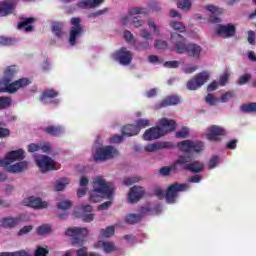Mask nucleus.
Here are the masks:
<instances>
[{"label": "nucleus", "mask_w": 256, "mask_h": 256, "mask_svg": "<svg viewBox=\"0 0 256 256\" xmlns=\"http://www.w3.org/2000/svg\"><path fill=\"white\" fill-rule=\"evenodd\" d=\"M76 256H101V254L95 252H88L87 247H82L76 251Z\"/></svg>", "instance_id": "nucleus-40"}, {"label": "nucleus", "mask_w": 256, "mask_h": 256, "mask_svg": "<svg viewBox=\"0 0 256 256\" xmlns=\"http://www.w3.org/2000/svg\"><path fill=\"white\" fill-rule=\"evenodd\" d=\"M78 7L80 9H93V7H97V5L94 3V0H80Z\"/></svg>", "instance_id": "nucleus-35"}, {"label": "nucleus", "mask_w": 256, "mask_h": 256, "mask_svg": "<svg viewBox=\"0 0 256 256\" xmlns=\"http://www.w3.org/2000/svg\"><path fill=\"white\" fill-rule=\"evenodd\" d=\"M251 81V74H244L238 79V85H247Z\"/></svg>", "instance_id": "nucleus-48"}, {"label": "nucleus", "mask_w": 256, "mask_h": 256, "mask_svg": "<svg viewBox=\"0 0 256 256\" xmlns=\"http://www.w3.org/2000/svg\"><path fill=\"white\" fill-rule=\"evenodd\" d=\"M124 137L125 135H113L111 138H110V143H123V140H124Z\"/></svg>", "instance_id": "nucleus-55"}, {"label": "nucleus", "mask_w": 256, "mask_h": 256, "mask_svg": "<svg viewBox=\"0 0 256 256\" xmlns=\"http://www.w3.org/2000/svg\"><path fill=\"white\" fill-rule=\"evenodd\" d=\"M170 27H172L174 31H178V33H185L186 31L185 25H183V23L181 22H177V21L170 22Z\"/></svg>", "instance_id": "nucleus-38"}, {"label": "nucleus", "mask_w": 256, "mask_h": 256, "mask_svg": "<svg viewBox=\"0 0 256 256\" xmlns=\"http://www.w3.org/2000/svg\"><path fill=\"white\" fill-rule=\"evenodd\" d=\"M5 86L4 91L13 95L18 92L19 89H25L31 85V80L28 78H20L14 82H2Z\"/></svg>", "instance_id": "nucleus-12"}, {"label": "nucleus", "mask_w": 256, "mask_h": 256, "mask_svg": "<svg viewBox=\"0 0 256 256\" xmlns=\"http://www.w3.org/2000/svg\"><path fill=\"white\" fill-rule=\"evenodd\" d=\"M51 231H52L51 225L43 224L37 228L36 233L37 235H49Z\"/></svg>", "instance_id": "nucleus-37"}, {"label": "nucleus", "mask_w": 256, "mask_h": 256, "mask_svg": "<svg viewBox=\"0 0 256 256\" xmlns=\"http://www.w3.org/2000/svg\"><path fill=\"white\" fill-rule=\"evenodd\" d=\"M139 181H141L140 176H135V177H132V178H126V179H124V185L130 186V185H133L134 183H139Z\"/></svg>", "instance_id": "nucleus-50"}, {"label": "nucleus", "mask_w": 256, "mask_h": 256, "mask_svg": "<svg viewBox=\"0 0 256 256\" xmlns=\"http://www.w3.org/2000/svg\"><path fill=\"white\" fill-rule=\"evenodd\" d=\"M37 19L35 17L22 18V21L18 23V29H24L26 33L33 31V23H35Z\"/></svg>", "instance_id": "nucleus-24"}, {"label": "nucleus", "mask_w": 256, "mask_h": 256, "mask_svg": "<svg viewBox=\"0 0 256 256\" xmlns=\"http://www.w3.org/2000/svg\"><path fill=\"white\" fill-rule=\"evenodd\" d=\"M176 147H178L182 153H201V151L205 149V144L199 140H183L178 142Z\"/></svg>", "instance_id": "nucleus-9"}, {"label": "nucleus", "mask_w": 256, "mask_h": 256, "mask_svg": "<svg viewBox=\"0 0 256 256\" xmlns=\"http://www.w3.org/2000/svg\"><path fill=\"white\" fill-rule=\"evenodd\" d=\"M2 256H30L25 251H16V252H2Z\"/></svg>", "instance_id": "nucleus-49"}, {"label": "nucleus", "mask_w": 256, "mask_h": 256, "mask_svg": "<svg viewBox=\"0 0 256 256\" xmlns=\"http://www.w3.org/2000/svg\"><path fill=\"white\" fill-rule=\"evenodd\" d=\"M13 105V99L9 96H0V111L9 109Z\"/></svg>", "instance_id": "nucleus-30"}, {"label": "nucleus", "mask_w": 256, "mask_h": 256, "mask_svg": "<svg viewBox=\"0 0 256 256\" xmlns=\"http://www.w3.org/2000/svg\"><path fill=\"white\" fill-rule=\"evenodd\" d=\"M13 4L7 2H0V17H7L13 13Z\"/></svg>", "instance_id": "nucleus-29"}, {"label": "nucleus", "mask_w": 256, "mask_h": 256, "mask_svg": "<svg viewBox=\"0 0 256 256\" xmlns=\"http://www.w3.org/2000/svg\"><path fill=\"white\" fill-rule=\"evenodd\" d=\"M100 234L102 237H113V235H115V228L113 226H109L106 229H101Z\"/></svg>", "instance_id": "nucleus-43"}, {"label": "nucleus", "mask_w": 256, "mask_h": 256, "mask_svg": "<svg viewBox=\"0 0 256 256\" xmlns=\"http://www.w3.org/2000/svg\"><path fill=\"white\" fill-rule=\"evenodd\" d=\"M137 49L139 51L143 50V49H151V46L149 45V42L144 41V42H140L137 45Z\"/></svg>", "instance_id": "nucleus-64"}, {"label": "nucleus", "mask_w": 256, "mask_h": 256, "mask_svg": "<svg viewBox=\"0 0 256 256\" xmlns=\"http://www.w3.org/2000/svg\"><path fill=\"white\" fill-rule=\"evenodd\" d=\"M66 237H70L71 245H78L83 247L85 237L89 235V230L87 228L81 227H70L65 231Z\"/></svg>", "instance_id": "nucleus-7"}, {"label": "nucleus", "mask_w": 256, "mask_h": 256, "mask_svg": "<svg viewBox=\"0 0 256 256\" xmlns=\"http://www.w3.org/2000/svg\"><path fill=\"white\" fill-rule=\"evenodd\" d=\"M191 0H178L177 7L183 11H189L191 9Z\"/></svg>", "instance_id": "nucleus-42"}, {"label": "nucleus", "mask_w": 256, "mask_h": 256, "mask_svg": "<svg viewBox=\"0 0 256 256\" xmlns=\"http://www.w3.org/2000/svg\"><path fill=\"white\" fill-rule=\"evenodd\" d=\"M43 132L52 137H61L65 133V129L62 126H47L43 128Z\"/></svg>", "instance_id": "nucleus-25"}, {"label": "nucleus", "mask_w": 256, "mask_h": 256, "mask_svg": "<svg viewBox=\"0 0 256 256\" xmlns=\"http://www.w3.org/2000/svg\"><path fill=\"white\" fill-rule=\"evenodd\" d=\"M176 138L177 139H187L189 137V128L187 127H182L181 130L176 132Z\"/></svg>", "instance_id": "nucleus-44"}, {"label": "nucleus", "mask_w": 256, "mask_h": 256, "mask_svg": "<svg viewBox=\"0 0 256 256\" xmlns=\"http://www.w3.org/2000/svg\"><path fill=\"white\" fill-rule=\"evenodd\" d=\"M128 15L133 17V15H149V11L143 7H133L128 11Z\"/></svg>", "instance_id": "nucleus-32"}, {"label": "nucleus", "mask_w": 256, "mask_h": 256, "mask_svg": "<svg viewBox=\"0 0 256 256\" xmlns=\"http://www.w3.org/2000/svg\"><path fill=\"white\" fill-rule=\"evenodd\" d=\"M159 125L160 127L155 126L145 131L143 134L144 141H155V139H160V137L167 135V133L175 131V120L162 118Z\"/></svg>", "instance_id": "nucleus-4"}, {"label": "nucleus", "mask_w": 256, "mask_h": 256, "mask_svg": "<svg viewBox=\"0 0 256 256\" xmlns=\"http://www.w3.org/2000/svg\"><path fill=\"white\" fill-rule=\"evenodd\" d=\"M69 178H62L56 181L55 191H63L67 185H69Z\"/></svg>", "instance_id": "nucleus-36"}, {"label": "nucleus", "mask_w": 256, "mask_h": 256, "mask_svg": "<svg viewBox=\"0 0 256 256\" xmlns=\"http://www.w3.org/2000/svg\"><path fill=\"white\" fill-rule=\"evenodd\" d=\"M148 26L151 27L156 35H160L159 27L155 24L152 19L148 20Z\"/></svg>", "instance_id": "nucleus-58"}, {"label": "nucleus", "mask_w": 256, "mask_h": 256, "mask_svg": "<svg viewBox=\"0 0 256 256\" xmlns=\"http://www.w3.org/2000/svg\"><path fill=\"white\" fill-rule=\"evenodd\" d=\"M206 9L211 13L209 18L210 23H221V15H223V8L208 5L206 6Z\"/></svg>", "instance_id": "nucleus-20"}, {"label": "nucleus", "mask_w": 256, "mask_h": 256, "mask_svg": "<svg viewBox=\"0 0 256 256\" xmlns=\"http://www.w3.org/2000/svg\"><path fill=\"white\" fill-rule=\"evenodd\" d=\"M39 149H41V146L39 144L32 143L28 145L29 153H35L36 151H39Z\"/></svg>", "instance_id": "nucleus-63"}, {"label": "nucleus", "mask_w": 256, "mask_h": 256, "mask_svg": "<svg viewBox=\"0 0 256 256\" xmlns=\"http://www.w3.org/2000/svg\"><path fill=\"white\" fill-rule=\"evenodd\" d=\"M176 165H180V167H183L184 171H190V173H201V171L205 169L202 162H191L190 155H180L176 160Z\"/></svg>", "instance_id": "nucleus-8"}, {"label": "nucleus", "mask_w": 256, "mask_h": 256, "mask_svg": "<svg viewBox=\"0 0 256 256\" xmlns=\"http://www.w3.org/2000/svg\"><path fill=\"white\" fill-rule=\"evenodd\" d=\"M181 103V98L178 95L166 96L162 101L155 105L156 109H164L165 107H173Z\"/></svg>", "instance_id": "nucleus-18"}, {"label": "nucleus", "mask_w": 256, "mask_h": 256, "mask_svg": "<svg viewBox=\"0 0 256 256\" xmlns=\"http://www.w3.org/2000/svg\"><path fill=\"white\" fill-rule=\"evenodd\" d=\"M47 255H49V250L43 247H38L34 253V256H47Z\"/></svg>", "instance_id": "nucleus-51"}, {"label": "nucleus", "mask_w": 256, "mask_h": 256, "mask_svg": "<svg viewBox=\"0 0 256 256\" xmlns=\"http://www.w3.org/2000/svg\"><path fill=\"white\" fill-rule=\"evenodd\" d=\"M236 32L237 28H235V25L231 23L226 25L219 24L215 28L216 35L223 37L224 39H227L228 37H234Z\"/></svg>", "instance_id": "nucleus-16"}, {"label": "nucleus", "mask_w": 256, "mask_h": 256, "mask_svg": "<svg viewBox=\"0 0 256 256\" xmlns=\"http://www.w3.org/2000/svg\"><path fill=\"white\" fill-rule=\"evenodd\" d=\"M164 67L167 69H177V67H179V61H166Z\"/></svg>", "instance_id": "nucleus-53"}, {"label": "nucleus", "mask_w": 256, "mask_h": 256, "mask_svg": "<svg viewBox=\"0 0 256 256\" xmlns=\"http://www.w3.org/2000/svg\"><path fill=\"white\" fill-rule=\"evenodd\" d=\"M188 187L189 186H187V184H179L175 182L168 187L166 195L161 188H156L154 190V195L159 197V199H163V197H165L167 203H175V201H177V197H179V193H181V191H187Z\"/></svg>", "instance_id": "nucleus-5"}, {"label": "nucleus", "mask_w": 256, "mask_h": 256, "mask_svg": "<svg viewBox=\"0 0 256 256\" xmlns=\"http://www.w3.org/2000/svg\"><path fill=\"white\" fill-rule=\"evenodd\" d=\"M101 199H113V184L98 176L93 182V189L89 192V201L99 203Z\"/></svg>", "instance_id": "nucleus-3"}, {"label": "nucleus", "mask_w": 256, "mask_h": 256, "mask_svg": "<svg viewBox=\"0 0 256 256\" xmlns=\"http://www.w3.org/2000/svg\"><path fill=\"white\" fill-rule=\"evenodd\" d=\"M140 37H142V39H145L146 41H149V39H153L151 37V32H149V30L147 29L141 30Z\"/></svg>", "instance_id": "nucleus-57"}, {"label": "nucleus", "mask_w": 256, "mask_h": 256, "mask_svg": "<svg viewBox=\"0 0 256 256\" xmlns=\"http://www.w3.org/2000/svg\"><path fill=\"white\" fill-rule=\"evenodd\" d=\"M170 43L174 45V49L179 55H183V53H186L188 57H192V59H201V53L203 51V48L195 43L186 44L185 37H183V35L177 32H172L170 37Z\"/></svg>", "instance_id": "nucleus-2"}, {"label": "nucleus", "mask_w": 256, "mask_h": 256, "mask_svg": "<svg viewBox=\"0 0 256 256\" xmlns=\"http://www.w3.org/2000/svg\"><path fill=\"white\" fill-rule=\"evenodd\" d=\"M217 163H219V156H213L208 162L209 169H215Z\"/></svg>", "instance_id": "nucleus-54"}, {"label": "nucleus", "mask_w": 256, "mask_h": 256, "mask_svg": "<svg viewBox=\"0 0 256 256\" xmlns=\"http://www.w3.org/2000/svg\"><path fill=\"white\" fill-rule=\"evenodd\" d=\"M20 223L21 218L6 217L0 220V227H4V229H13V227H17Z\"/></svg>", "instance_id": "nucleus-23"}, {"label": "nucleus", "mask_w": 256, "mask_h": 256, "mask_svg": "<svg viewBox=\"0 0 256 256\" xmlns=\"http://www.w3.org/2000/svg\"><path fill=\"white\" fill-rule=\"evenodd\" d=\"M70 25L68 43L71 47H75V45H77V39H80V37L85 33V28H83L81 18L79 17L71 18Z\"/></svg>", "instance_id": "nucleus-6"}, {"label": "nucleus", "mask_w": 256, "mask_h": 256, "mask_svg": "<svg viewBox=\"0 0 256 256\" xmlns=\"http://www.w3.org/2000/svg\"><path fill=\"white\" fill-rule=\"evenodd\" d=\"M177 161L174 162L173 165H171L170 167L164 166L162 168L159 169V173L160 175H162L163 177H167V175L171 174V171L177 169Z\"/></svg>", "instance_id": "nucleus-34"}, {"label": "nucleus", "mask_w": 256, "mask_h": 256, "mask_svg": "<svg viewBox=\"0 0 256 256\" xmlns=\"http://www.w3.org/2000/svg\"><path fill=\"white\" fill-rule=\"evenodd\" d=\"M33 231V226H24L19 230L18 235H27V233H31Z\"/></svg>", "instance_id": "nucleus-61"}, {"label": "nucleus", "mask_w": 256, "mask_h": 256, "mask_svg": "<svg viewBox=\"0 0 256 256\" xmlns=\"http://www.w3.org/2000/svg\"><path fill=\"white\" fill-rule=\"evenodd\" d=\"M10 135H11V131L9 129L0 127V139L9 137Z\"/></svg>", "instance_id": "nucleus-62"}, {"label": "nucleus", "mask_w": 256, "mask_h": 256, "mask_svg": "<svg viewBox=\"0 0 256 256\" xmlns=\"http://www.w3.org/2000/svg\"><path fill=\"white\" fill-rule=\"evenodd\" d=\"M229 77H231V74H229V72H224L223 75L220 76V79H219L220 87H225L227 83H229Z\"/></svg>", "instance_id": "nucleus-47"}, {"label": "nucleus", "mask_w": 256, "mask_h": 256, "mask_svg": "<svg viewBox=\"0 0 256 256\" xmlns=\"http://www.w3.org/2000/svg\"><path fill=\"white\" fill-rule=\"evenodd\" d=\"M122 135L125 137H135V135H139V128L133 124H127L122 128Z\"/></svg>", "instance_id": "nucleus-28"}, {"label": "nucleus", "mask_w": 256, "mask_h": 256, "mask_svg": "<svg viewBox=\"0 0 256 256\" xmlns=\"http://www.w3.org/2000/svg\"><path fill=\"white\" fill-rule=\"evenodd\" d=\"M112 59L117 61L120 65L127 67L133 61V53L127 47H121L112 54Z\"/></svg>", "instance_id": "nucleus-10"}, {"label": "nucleus", "mask_w": 256, "mask_h": 256, "mask_svg": "<svg viewBox=\"0 0 256 256\" xmlns=\"http://www.w3.org/2000/svg\"><path fill=\"white\" fill-rule=\"evenodd\" d=\"M23 159H25L23 149L10 151L5 158L0 160V167H8L9 173H23L29 167V163Z\"/></svg>", "instance_id": "nucleus-1"}, {"label": "nucleus", "mask_w": 256, "mask_h": 256, "mask_svg": "<svg viewBox=\"0 0 256 256\" xmlns=\"http://www.w3.org/2000/svg\"><path fill=\"white\" fill-rule=\"evenodd\" d=\"M205 101L206 103H208V105H217V98H215V96L213 94H208L206 97H205Z\"/></svg>", "instance_id": "nucleus-52"}, {"label": "nucleus", "mask_w": 256, "mask_h": 256, "mask_svg": "<svg viewBox=\"0 0 256 256\" xmlns=\"http://www.w3.org/2000/svg\"><path fill=\"white\" fill-rule=\"evenodd\" d=\"M240 111H242V113H256V102L243 104L240 107Z\"/></svg>", "instance_id": "nucleus-33"}, {"label": "nucleus", "mask_w": 256, "mask_h": 256, "mask_svg": "<svg viewBox=\"0 0 256 256\" xmlns=\"http://www.w3.org/2000/svg\"><path fill=\"white\" fill-rule=\"evenodd\" d=\"M59 92L54 89L44 90L40 96V101L44 105H59Z\"/></svg>", "instance_id": "nucleus-15"}, {"label": "nucleus", "mask_w": 256, "mask_h": 256, "mask_svg": "<svg viewBox=\"0 0 256 256\" xmlns=\"http://www.w3.org/2000/svg\"><path fill=\"white\" fill-rule=\"evenodd\" d=\"M117 155V149L113 146H105L96 149L94 154V161L99 163V161H109V159H113Z\"/></svg>", "instance_id": "nucleus-11"}, {"label": "nucleus", "mask_w": 256, "mask_h": 256, "mask_svg": "<svg viewBox=\"0 0 256 256\" xmlns=\"http://www.w3.org/2000/svg\"><path fill=\"white\" fill-rule=\"evenodd\" d=\"M154 47L158 51H165V49H167V47H168V44H167V41H165V40H156Z\"/></svg>", "instance_id": "nucleus-46"}, {"label": "nucleus", "mask_w": 256, "mask_h": 256, "mask_svg": "<svg viewBox=\"0 0 256 256\" xmlns=\"http://www.w3.org/2000/svg\"><path fill=\"white\" fill-rule=\"evenodd\" d=\"M27 203H28V207H32V209H47V207H49V203L35 196L29 197L27 199Z\"/></svg>", "instance_id": "nucleus-21"}, {"label": "nucleus", "mask_w": 256, "mask_h": 256, "mask_svg": "<svg viewBox=\"0 0 256 256\" xmlns=\"http://www.w3.org/2000/svg\"><path fill=\"white\" fill-rule=\"evenodd\" d=\"M220 99H221L222 103H227V101H229L230 99H233V92L228 91V92L222 94Z\"/></svg>", "instance_id": "nucleus-56"}, {"label": "nucleus", "mask_w": 256, "mask_h": 256, "mask_svg": "<svg viewBox=\"0 0 256 256\" xmlns=\"http://www.w3.org/2000/svg\"><path fill=\"white\" fill-rule=\"evenodd\" d=\"M35 161L42 173H47V171H53L55 169V162L49 156L42 155L40 158H36Z\"/></svg>", "instance_id": "nucleus-17"}, {"label": "nucleus", "mask_w": 256, "mask_h": 256, "mask_svg": "<svg viewBox=\"0 0 256 256\" xmlns=\"http://www.w3.org/2000/svg\"><path fill=\"white\" fill-rule=\"evenodd\" d=\"M145 195V188L133 186L128 193V203H137L143 199Z\"/></svg>", "instance_id": "nucleus-19"}, {"label": "nucleus", "mask_w": 256, "mask_h": 256, "mask_svg": "<svg viewBox=\"0 0 256 256\" xmlns=\"http://www.w3.org/2000/svg\"><path fill=\"white\" fill-rule=\"evenodd\" d=\"M51 29L54 32L55 37H58V39H61V37L65 35V23L63 22H52Z\"/></svg>", "instance_id": "nucleus-27"}, {"label": "nucleus", "mask_w": 256, "mask_h": 256, "mask_svg": "<svg viewBox=\"0 0 256 256\" xmlns=\"http://www.w3.org/2000/svg\"><path fill=\"white\" fill-rule=\"evenodd\" d=\"M150 121L148 119L140 118L136 120L135 127L138 129V133H140L141 129H145L146 127H149Z\"/></svg>", "instance_id": "nucleus-39"}, {"label": "nucleus", "mask_w": 256, "mask_h": 256, "mask_svg": "<svg viewBox=\"0 0 256 256\" xmlns=\"http://www.w3.org/2000/svg\"><path fill=\"white\" fill-rule=\"evenodd\" d=\"M209 80V72L202 71L195 75L190 81L187 82V89L189 91H197L200 87H203Z\"/></svg>", "instance_id": "nucleus-13"}, {"label": "nucleus", "mask_w": 256, "mask_h": 256, "mask_svg": "<svg viewBox=\"0 0 256 256\" xmlns=\"http://www.w3.org/2000/svg\"><path fill=\"white\" fill-rule=\"evenodd\" d=\"M71 201L69 200H62L57 203L58 209H61L62 211H67V209H71Z\"/></svg>", "instance_id": "nucleus-45"}, {"label": "nucleus", "mask_w": 256, "mask_h": 256, "mask_svg": "<svg viewBox=\"0 0 256 256\" xmlns=\"http://www.w3.org/2000/svg\"><path fill=\"white\" fill-rule=\"evenodd\" d=\"M124 39H125V41H127V43H131V41H133V39H135V36H133V33H131V31L125 30L124 31Z\"/></svg>", "instance_id": "nucleus-59"}, {"label": "nucleus", "mask_w": 256, "mask_h": 256, "mask_svg": "<svg viewBox=\"0 0 256 256\" xmlns=\"http://www.w3.org/2000/svg\"><path fill=\"white\" fill-rule=\"evenodd\" d=\"M102 247L106 253H113V251H117V246H115V243L113 242H102Z\"/></svg>", "instance_id": "nucleus-41"}, {"label": "nucleus", "mask_w": 256, "mask_h": 256, "mask_svg": "<svg viewBox=\"0 0 256 256\" xmlns=\"http://www.w3.org/2000/svg\"><path fill=\"white\" fill-rule=\"evenodd\" d=\"M175 145L171 142H158L154 144H148L145 147V151H148V153H153V151H157L159 149H173Z\"/></svg>", "instance_id": "nucleus-22"}, {"label": "nucleus", "mask_w": 256, "mask_h": 256, "mask_svg": "<svg viewBox=\"0 0 256 256\" xmlns=\"http://www.w3.org/2000/svg\"><path fill=\"white\" fill-rule=\"evenodd\" d=\"M17 75V67L16 66H8L4 71V76L2 78V83H11L13 81V77Z\"/></svg>", "instance_id": "nucleus-26"}, {"label": "nucleus", "mask_w": 256, "mask_h": 256, "mask_svg": "<svg viewBox=\"0 0 256 256\" xmlns=\"http://www.w3.org/2000/svg\"><path fill=\"white\" fill-rule=\"evenodd\" d=\"M141 219V214H128L125 218V221L129 225H135V223H141Z\"/></svg>", "instance_id": "nucleus-31"}, {"label": "nucleus", "mask_w": 256, "mask_h": 256, "mask_svg": "<svg viewBox=\"0 0 256 256\" xmlns=\"http://www.w3.org/2000/svg\"><path fill=\"white\" fill-rule=\"evenodd\" d=\"M225 135H227V130H225V128L219 125H212L208 128L206 137L208 141L219 143L221 141V137H225Z\"/></svg>", "instance_id": "nucleus-14"}, {"label": "nucleus", "mask_w": 256, "mask_h": 256, "mask_svg": "<svg viewBox=\"0 0 256 256\" xmlns=\"http://www.w3.org/2000/svg\"><path fill=\"white\" fill-rule=\"evenodd\" d=\"M255 32L253 30L248 31V43L250 45H255Z\"/></svg>", "instance_id": "nucleus-60"}]
</instances>
